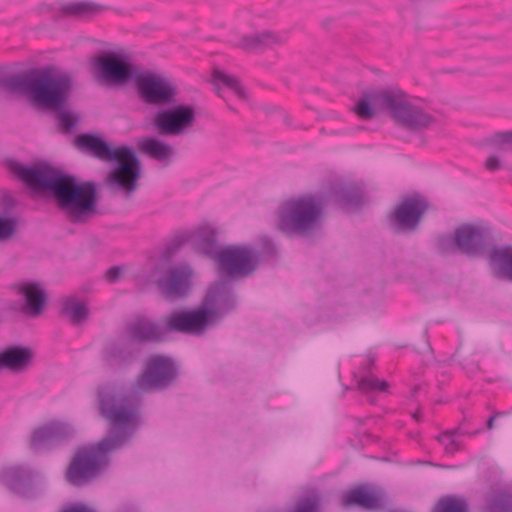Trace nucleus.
<instances>
[{"label":"nucleus","mask_w":512,"mask_h":512,"mask_svg":"<svg viewBox=\"0 0 512 512\" xmlns=\"http://www.w3.org/2000/svg\"><path fill=\"white\" fill-rule=\"evenodd\" d=\"M98 407L110 434L76 450L65 473L66 480L76 487L88 485L103 473L110 464V454L129 441L139 419L138 407L128 396L108 389L98 391Z\"/></svg>","instance_id":"nucleus-1"},{"label":"nucleus","mask_w":512,"mask_h":512,"mask_svg":"<svg viewBox=\"0 0 512 512\" xmlns=\"http://www.w3.org/2000/svg\"><path fill=\"white\" fill-rule=\"evenodd\" d=\"M7 167L31 189L50 193L71 222L85 223L96 213L97 191L93 182L80 183L46 163L26 166L7 160Z\"/></svg>","instance_id":"nucleus-2"},{"label":"nucleus","mask_w":512,"mask_h":512,"mask_svg":"<svg viewBox=\"0 0 512 512\" xmlns=\"http://www.w3.org/2000/svg\"><path fill=\"white\" fill-rule=\"evenodd\" d=\"M0 86L9 92L28 95L40 106L55 109L59 128L65 133H71L79 121L75 114L64 109L72 88L69 74L53 75L49 68H32L22 74L3 77Z\"/></svg>","instance_id":"nucleus-3"},{"label":"nucleus","mask_w":512,"mask_h":512,"mask_svg":"<svg viewBox=\"0 0 512 512\" xmlns=\"http://www.w3.org/2000/svg\"><path fill=\"white\" fill-rule=\"evenodd\" d=\"M185 242H193L197 249L213 260L218 272L229 277H247L258 267L260 253L250 245L221 246L217 241V230L209 225L176 235L166 246L162 257L169 259Z\"/></svg>","instance_id":"nucleus-4"},{"label":"nucleus","mask_w":512,"mask_h":512,"mask_svg":"<svg viewBox=\"0 0 512 512\" xmlns=\"http://www.w3.org/2000/svg\"><path fill=\"white\" fill-rule=\"evenodd\" d=\"M93 66L100 84L120 86L132 80L145 104H172L178 95L176 85L167 77L140 69L115 54L96 57Z\"/></svg>","instance_id":"nucleus-5"},{"label":"nucleus","mask_w":512,"mask_h":512,"mask_svg":"<svg viewBox=\"0 0 512 512\" xmlns=\"http://www.w3.org/2000/svg\"><path fill=\"white\" fill-rule=\"evenodd\" d=\"M75 145L84 153L116 163L106 179L113 192H123L128 199L137 190L141 164L132 147L123 145L113 148L102 137L93 134L78 135L75 138Z\"/></svg>","instance_id":"nucleus-6"},{"label":"nucleus","mask_w":512,"mask_h":512,"mask_svg":"<svg viewBox=\"0 0 512 512\" xmlns=\"http://www.w3.org/2000/svg\"><path fill=\"white\" fill-rule=\"evenodd\" d=\"M375 107L385 111L398 126L411 132L424 130L434 122L432 115L411 103L408 95L400 89L364 91L354 111L360 118L372 119L376 116Z\"/></svg>","instance_id":"nucleus-7"},{"label":"nucleus","mask_w":512,"mask_h":512,"mask_svg":"<svg viewBox=\"0 0 512 512\" xmlns=\"http://www.w3.org/2000/svg\"><path fill=\"white\" fill-rule=\"evenodd\" d=\"M322 210V203L315 196L292 199L280 207L277 227L287 235L306 236L317 228Z\"/></svg>","instance_id":"nucleus-8"},{"label":"nucleus","mask_w":512,"mask_h":512,"mask_svg":"<svg viewBox=\"0 0 512 512\" xmlns=\"http://www.w3.org/2000/svg\"><path fill=\"white\" fill-rule=\"evenodd\" d=\"M178 378V367L168 356L151 355L145 363V368L135 381V388L143 392L164 390L172 386Z\"/></svg>","instance_id":"nucleus-9"},{"label":"nucleus","mask_w":512,"mask_h":512,"mask_svg":"<svg viewBox=\"0 0 512 512\" xmlns=\"http://www.w3.org/2000/svg\"><path fill=\"white\" fill-rule=\"evenodd\" d=\"M176 102L175 99L172 104H154L159 107H168L159 109L153 118L154 127L160 135L180 136L191 131L196 123L194 106L176 104Z\"/></svg>","instance_id":"nucleus-10"},{"label":"nucleus","mask_w":512,"mask_h":512,"mask_svg":"<svg viewBox=\"0 0 512 512\" xmlns=\"http://www.w3.org/2000/svg\"><path fill=\"white\" fill-rule=\"evenodd\" d=\"M218 325L208 309L201 303L192 310H175L165 319L166 332H179L201 336L209 328Z\"/></svg>","instance_id":"nucleus-11"},{"label":"nucleus","mask_w":512,"mask_h":512,"mask_svg":"<svg viewBox=\"0 0 512 512\" xmlns=\"http://www.w3.org/2000/svg\"><path fill=\"white\" fill-rule=\"evenodd\" d=\"M341 503L344 507L357 506L366 510L399 512L393 508L388 493L382 487L372 484H360L344 491Z\"/></svg>","instance_id":"nucleus-12"},{"label":"nucleus","mask_w":512,"mask_h":512,"mask_svg":"<svg viewBox=\"0 0 512 512\" xmlns=\"http://www.w3.org/2000/svg\"><path fill=\"white\" fill-rule=\"evenodd\" d=\"M429 208L421 195L406 196L389 215V223L395 232H415Z\"/></svg>","instance_id":"nucleus-13"},{"label":"nucleus","mask_w":512,"mask_h":512,"mask_svg":"<svg viewBox=\"0 0 512 512\" xmlns=\"http://www.w3.org/2000/svg\"><path fill=\"white\" fill-rule=\"evenodd\" d=\"M75 435L76 430L70 423L52 420L34 429L30 445L37 452L50 450L71 441Z\"/></svg>","instance_id":"nucleus-14"},{"label":"nucleus","mask_w":512,"mask_h":512,"mask_svg":"<svg viewBox=\"0 0 512 512\" xmlns=\"http://www.w3.org/2000/svg\"><path fill=\"white\" fill-rule=\"evenodd\" d=\"M491 238V228L482 223H463L456 227L458 252L468 257L482 255Z\"/></svg>","instance_id":"nucleus-15"},{"label":"nucleus","mask_w":512,"mask_h":512,"mask_svg":"<svg viewBox=\"0 0 512 512\" xmlns=\"http://www.w3.org/2000/svg\"><path fill=\"white\" fill-rule=\"evenodd\" d=\"M37 473L25 465H9L0 471V482L14 494L32 499L38 494Z\"/></svg>","instance_id":"nucleus-16"},{"label":"nucleus","mask_w":512,"mask_h":512,"mask_svg":"<svg viewBox=\"0 0 512 512\" xmlns=\"http://www.w3.org/2000/svg\"><path fill=\"white\" fill-rule=\"evenodd\" d=\"M201 303L211 313L214 321L219 324L237 306L232 284L226 280L215 282L209 287Z\"/></svg>","instance_id":"nucleus-17"},{"label":"nucleus","mask_w":512,"mask_h":512,"mask_svg":"<svg viewBox=\"0 0 512 512\" xmlns=\"http://www.w3.org/2000/svg\"><path fill=\"white\" fill-rule=\"evenodd\" d=\"M193 270L188 264L171 267L156 284L161 293L169 299H180L188 295L192 286Z\"/></svg>","instance_id":"nucleus-18"},{"label":"nucleus","mask_w":512,"mask_h":512,"mask_svg":"<svg viewBox=\"0 0 512 512\" xmlns=\"http://www.w3.org/2000/svg\"><path fill=\"white\" fill-rule=\"evenodd\" d=\"M102 359L110 369H123L136 361L137 350L129 338L110 340L103 347Z\"/></svg>","instance_id":"nucleus-19"},{"label":"nucleus","mask_w":512,"mask_h":512,"mask_svg":"<svg viewBox=\"0 0 512 512\" xmlns=\"http://www.w3.org/2000/svg\"><path fill=\"white\" fill-rule=\"evenodd\" d=\"M33 351L29 347L12 345L0 351V371L22 373L28 370L33 362Z\"/></svg>","instance_id":"nucleus-20"},{"label":"nucleus","mask_w":512,"mask_h":512,"mask_svg":"<svg viewBox=\"0 0 512 512\" xmlns=\"http://www.w3.org/2000/svg\"><path fill=\"white\" fill-rule=\"evenodd\" d=\"M18 293L24 300L21 307L23 314L30 317H37L42 313L47 296L39 284L23 283L18 286Z\"/></svg>","instance_id":"nucleus-21"},{"label":"nucleus","mask_w":512,"mask_h":512,"mask_svg":"<svg viewBox=\"0 0 512 512\" xmlns=\"http://www.w3.org/2000/svg\"><path fill=\"white\" fill-rule=\"evenodd\" d=\"M129 339L133 342H159L164 338L163 329L155 322L140 318L127 326Z\"/></svg>","instance_id":"nucleus-22"},{"label":"nucleus","mask_w":512,"mask_h":512,"mask_svg":"<svg viewBox=\"0 0 512 512\" xmlns=\"http://www.w3.org/2000/svg\"><path fill=\"white\" fill-rule=\"evenodd\" d=\"M283 41L275 32L262 31L242 36L236 46L247 52H259L280 45Z\"/></svg>","instance_id":"nucleus-23"},{"label":"nucleus","mask_w":512,"mask_h":512,"mask_svg":"<svg viewBox=\"0 0 512 512\" xmlns=\"http://www.w3.org/2000/svg\"><path fill=\"white\" fill-rule=\"evenodd\" d=\"M489 261L498 278L512 282V246H494L489 252Z\"/></svg>","instance_id":"nucleus-24"},{"label":"nucleus","mask_w":512,"mask_h":512,"mask_svg":"<svg viewBox=\"0 0 512 512\" xmlns=\"http://www.w3.org/2000/svg\"><path fill=\"white\" fill-rule=\"evenodd\" d=\"M59 314L74 326L82 325L90 315L89 307L75 297H66L61 301Z\"/></svg>","instance_id":"nucleus-25"},{"label":"nucleus","mask_w":512,"mask_h":512,"mask_svg":"<svg viewBox=\"0 0 512 512\" xmlns=\"http://www.w3.org/2000/svg\"><path fill=\"white\" fill-rule=\"evenodd\" d=\"M335 200L344 209L358 210L363 204V191L355 184H346L333 190Z\"/></svg>","instance_id":"nucleus-26"},{"label":"nucleus","mask_w":512,"mask_h":512,"mask_svg":"<svg viewBox=\"0 0 512 512\" xmlns=\"http://www.w3.org/2000/svg\"><path fill=\"white\" fill-rule=\"evenodd\" d=\"M105 9L103 5L92 1H76L62 5L60 11L64 16L89 19L100 14Z\"/></svg>","instance_id":"nucleus-27"},{"label":"nucleus","mask_w":512,"mask_h":512,"mask_svg":"<svg viewBox=\"0 0 512 512\" xmlns=\"http://www.w3.org/2000/svg\"><path fill=\"white\" fill-rule=\"evenodd\" d=\"M139 149L157 161H165L173 154V147L155 137H147L139 140Z\"/></svg>","instance_id":"nucleus-28"},{"label":"nucleus","mask_w":512,"mask_h":512,"mask_svg":"<svg viewBox=\"0 0 512 512\" xmlns=\"http://www.w3.org/2000/svg\"><path fill=\"white\" fill-rule=\"evenodd\" d=\"M431 512H469V503L462 495H445L439 498Z\"/></svg>","instance_id":"nucleus-29"},{"label":"nucleus","mask_w":512,"mask_h":512,"mask_svg":"<svg viewBox=\"0 0 512 512\" xmlns=\"http://www.w3.org/2000/svg\"><path fill=\"white\" fill-rule=\"evenodd\" d=\"M212 75H213V81L216 86H218L219 83H221V84L225 85L226 87L230 88L239 98H241V99L246 98V91L236 76L228 75L218 68H215L213 70Z\"/></svg>","instance_id":"nucleus-30"},{"label":"nucleus","mask_w":512,"mask_h":512,"mask_svg":"<svg viewBox=\"0 0 512 512\" xmlns=\"http://www.w3.org/2000/svg\"><path fill=\"white\" fill-rule=\"evenodd\" d=\"M490 512H512V494L499 492L489 502Z\"/></svg>","instance_id":"nucleus-31"},{"label":"nucleus","mask_w":512,"mask_h":512,"mask_svg":"<svg viewBox=\"0 0 512 512\" xmlns=\"http://www.w3.org/2000/svg\"><path fill=\"white\" fill-rule=\"evenodd\" d=\"M388 386L386 381L377 379L373 374H368L358 381V389L363 392L386 391Z\"/></svg>","instance_id":"nucleus-32"},{"label":"nucleus","mask_w":512,"mask_h":512,"mask_svg":"<svg viewBox=\"0 0 512 512\" xmlns=\"http://www.w3.org/2000/svg\"><path fill=\"white\" fill-rule=\"evenodd\" d=\"M436 247L441 254H450L458 252V245L456 244V229L452 234L439 235L436 238Z\"/></svg>","instance_id":"nucleus-33"},{"label":"nucleus","mask_w":512,"mask_h":512,"mask_svg":"<svg viewBox=\"0 0 512 512\" xmlns=\"http://www.w3.org/2000/svg\"><path fill=\"white\" fill-rule=\"evenodd\" d=\"M321 507V498L317 494L307 496L297 503L289 512H318Z\"/></svg>","instance_id":"nucleus-34"},{"label":"nucleus","mask_w":512,"mask_h":512,"mask_svg":"<svg viewBox=\"0 0 512 512\" xmlns=\"http://www.w3.org/2000/svg\"><path fill=\"white\" fill-rule=\"evenodd\" d=\"M17 220L14 217L0 214V241L7 240L16 231Z\"/></svg>","instance_id":"nucleus-35"},{"label":"nucleus","mask_w":512,"mask_h":512,"mask_svg":"<svg viewBox=\"0 0 512 512\" xmlns=\"http://www.w3.org/2000/svg\"><path fill=\"white\" fill-rule=\"evenodd\" d=\"M487 142L493 148L503 150L506 145L512 144V130L495 133Z\"/></svg>","instance_id":"nucleus-36"},{"label":"nucleus","mask_w":512,"mask_h":512,"mask_svg":"<svg viewBox=\"0 0 512 512\" xmlns=\"http://www.w3.org/2000/svg\"><path fill=\"white\" fill-rule=\"evenodd\" d=\"M457 430L454 431H445L443 434L437 437V440L445 446V450L449 454H453L458 450V444L454 439V434Z\"/></svg>","instance_id":"nucleus-37"},{"label":"nucleus","mask_w":512,"mask_h":512,"mask_svg":"<svg viewBox=\"0 0 512 512\" xmlns=\"http://www.w3.org/2000/svg\"><path fill=\"white\" fill-rule=\"evenodd\" d=\"M58 512H96L94 508L81 502H71L63 505Z\"/></svg>","instance_id":"nucleus-38"},{"label":"nucleus","mask_w":512,"mask_h":512,"mask_svg":"<svg viewBox=\"0 0 512 512\" xmlns=\"http://www.w3.org/2000/svg\"><path fill=\"white\" fill-rule=\"evenodd\" d=\"M484 166L488 171L493 172L502 168V162L496 155H491L486 159Z\"/></svg>","instance_id":"nucleus-39"},{"label":"nucleus","mask_w":512,"mask_h":512,"mask_svg":"<svg viewBox=\"0 0 512 512\" xmlns=\"http://www.w3.org/2000/svg\"><path fill=\"white\" fill-rule=\"evenodd\" d=\"M123 274V269L119 266H113L109 268L106 272V278L110 282H116L120 279L121 275Z\"/></svg>","instance_id":"nucleus-40"},{"label":"nucleus","mask_w":512,"mask_h":512,"mask_svg":"<svg viewBox=\"0 0 512 512\" xmlns=\"http://www.w3.org/2000/svg\"><path fill=\"white\" fill-rule=\"evenodd\" d=\"M503 415L502 412H495L486 423V427L488 430H492L495 426V420Z\"/></svg>","instance_id":"nucleus-41"},{"label":"nucleus","mask_w":512,"mask_h":512,"mask_svg":"<svg viewBox=\"0 0 512 512\" xmlns=\"http://www.w3.org/2000/svg\"><path fill=\"white\" fill-rule=\"evenodd\" d=\"M413 418L416 420V421H421L422 420V416H421V413L419 411H417L416 413L413 414Z\"/></svg>","instance_id":"nucleus-42"}]
</instances>
